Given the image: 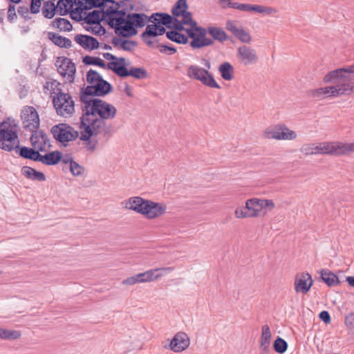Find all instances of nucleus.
<instances>
[{
  "mask_svg": "<svg viewBox=\"0 0 354 354\" xmlns=\"http://www.w3.org/2000/svg\"><path fill=\"white\" fill-rule=\"evenodd\" d=\"M81 102L84 106L80 121L85 122L91 127H99V129L104 131V136H106L109 133L106 120L115 117L116 108L100 98L89 99L88 101Z\"/></svg>",
  "mask_w": 354,
  "mask_h": 354,
  "instance_id": "nucleus-1",
  "label": "nucleus"
},
{
  "mask_svg": "<svg viewBox=\"0 0 354 354\" xmlns=\"http://www.w3.org/2000/svg\"><path fill=\"white\" fill-rule=\"evenodd\" d=\"M86 82L89 85L80 89V101H88L93 97H104L111 93L113 87L96 71L90 69L86 73Z\"/></svg>",
  "mask_w": 354,
  "mask_h": 354,
  "instance_id": "nucleus-2",
  "label": "nucleus"
},
{
  "mask_svg": "<svg viewBox=\"0 0 354 354\" xmlns=\"http://www.w3.org/2000/svg\"><path fill=\"white\" fill-rule=\"evenodd\" d=\"M353 80H354V64L331 71L323 79L325 83L336 84L333 93L335 92L337 96L351 94Z\"/></svg>",
  "mask_w": 354,
  "mask_h": 354,
  "instance_id": "nucleus-3",
  "label": "nucleus"
},
{
  "mask_svg": "<svg viewBox=\"0 0 354 354\" xmlns=\"http://www.w3.org/2000/svg\"><path fill=\"white\" fill-rule=\"evenodd\" d=\"M17 124L14 119L8 118L0 123V148L6 151L14 150L18 139Z\"/></svg>",
  "mask_w": 354,
  "mask_h": 354,
  "instance_id": "nucleus-4",
  "label": "nucleus"
},
{
  "mask_svg": "<svg viewBox=\"0 0 354 354\" xmlns=\"http://www.w3.org/2000/svg\"><path fill=\"white\" fill-rule=\"evenodd\" d=\"M187 25L190 26V28H186L185 32L192 39L189 46L193 49H200L214 44V41L206 37L205 28L198 26V23L194 19Z\"/></svg>",
  "mask_w": 354,
  "mask_h": 354,
  "instance_id": "nucleus-5",
  "label": "nucleus"
},
{
  "mask_svg": "<svg viewBox=\"0 0 354 354\" xmlns=\"http://www.w3.org/2000/svg\"><path fill=\"white\" fill-rule=\"evenodd\" d=\"M115 13V17L110 16L111 21H115L118 26H121L123 24H129L136 28H140L144 27L147 24V15L145 13H129L126 15L124 9L114 10Z\"/></svg>",
  "mask_w": 354,
  "mask_h": 354,
  "instance_id": "nucleus-6",
  "label": "nucleus"
},
{
  "mask_svg": "<svg viewBox=\"0 0 354 354\" xmlns=\"http://www.w3.org/2000/svg\"><path fill=\"white\" fill-rule=\"evenodd\" d=\"M54 139L63 146H67V143L76 140L79 133L73 127L66 123H59L54 125L51 129Z\"/></svg>",
  "mask_w": 354,
  "mask_h": 354,
  "instance_id": "nucleus-7",
  "label": "nucleus"
},
{
  "mask_svg": "<svg viewBox=\"0 0 354 354\" xmlns=\"http://www.w3.org/2000/svg\"><path fill=\"white\" fill-rule=\"evenodd\" d=\"M173 270L174 268L172 267H164L160 268L151 269L128 277L124 280L122 283L126 285L131 286L138 283L152 281L161 277L165 273L169 272Z\"/></svg>",
  "mask_w": 354,
  "mask_h": 354,
  "instance_id": "nucleus-8",
  "label": "nucleus"
},
{
  "mask_svg": "<svg viewBox=\"0 0 354 354\" xmlns=\"http://www.w3.org/2000/svg\"><path fill=\"white\" fill-rule=\"evenodd\" d=\"M53 104L59 115H71L75 112V102L69 93L59 91L53 96Z\"/></svg>",
  "mask_w": 354,
  "mask_h": 354,
  "instance_id": "nucleus-9",
  "label": "nucleus"
},
{
  "mask_svg": "<svg viewBox=\"0 0 354 354\" xmlns=\"http://www.w3.org/2000/svg\"><path fill=\"white\" fill-rule=\"evenodd\" d=\"M187 75L191 79L200 81L206 86L221 88L220 85L216 82L213 75L208 70L197 65H191L188 67Z\"/></svg>",
  "mask_w": 354,
  "mask_h": 354,
  "instance_id": "nucleus-10",
  "label": "nucleus"
},
{
  "mask_svg": "<svg viewBox=\"0 0 354 354\" xmlns=\"http://www.w3.org/2000/svg\"><path fill=\"white\" fill-rule=\"evenodd\" d=\"M80 128L82 129L80 139L85 142L84 147L86 151L91 153L93 152L97 147L98 141L97 139L92 140L91 138L97 136L102 133H104V131L99 129V127H91L88 124H86L85 122L82 121H80Z\"/></svg>",
  "mask_w": 354,
  "mask_h": 354,
  "instance_id": "nucleus-11",
  "label": "nucleus"
},
{
  "mask_svg": "<svg viewBox=\"0 0 354 354\" xmlns=\"http://www.w3.org/2000/svg\"><path fill=\"white\" fill-rule=\"evenodd\" d=\"M322 154L342 156L354 151V142L343 143L341 142H322Z\"/></svg>",
  "mask_w": 354,
  "mask_h": 354,
  "instance_id": "nucleus-12",
  "label": "nucleus"
},
{
  "mask_svg": "<svg viewBox=\"0 0 354 354\" xmlns=\"http://www.w3.org/2000/svg\"><path fill=\"white\" fill-rule=\"evenodd\" d=\"M261 211L259 199L253 198L248 199L245 206L236 207L234 214L238 218L256 217Z\"/></svg>",
  "mask_w": 354,
  "mask_h": 354,
  "instance_id": "nucleus-13",
  "label": "nucleus"
},
{
  "mask_svg": "<svg viewBox=\"0 0 354 354\" xmlns=\"http://www.w3.org/2000/svg\"><path fill=\"white\" fill-rule=\"evenodd\" d=\"M21 117L25 129L31 131L39 129L40 124L39 115L33 106H25L21 111Z\"/></svg>",
  "mask_w": 354,
  "mask_h": 354,
  "instance_id": "nucleus-14",
  "label": "nucleus"
},
{
  "mask_svg": "<svg viewBox=\"0 0 354 354\" xmlns=\"http://www.w3.org/2000/svg\"><path fill=\"white\" fill-rule=\"evenodd\" d=\"M31 132L30 141L32 147H37L41 152H46L50 149V140L44 130L37 129L32 130Z\"/></svg>",
  "mask_w": 354,
  "mask_h": 354,
  "instance_id": "nucleus-15",
  "label": "nucleus"
},
{
  "mask_svg": "<svg viewBox=\"0 0 354 354\" xmlns=\"http://www.w3.org/2000/svg\"><path fill=\"white\" fill-rule=\"evenodd\" d=\"M55 66L57 68L58 73L62 76L70 78V82H73L74 76L76 72V67L72 60L66 57H59L56 61Z\"/></svg>",
  "mask_w": 354,
  "mask_h": 354,
  "instance_id": "nucleus-16",
  "label": "nucleus"
},
{
  "mask_svg": "<svg viewBox=\"0 0 354 354\" xmlns=\"http://www.w3.org/2000/svg\"><path fill=\"white\" fill-rule=\"evenodd\" d=\"M167 205L164 203L147 200L142 214L148 219H153L166 213Z\"/></svg>",
  "mask_w": 354,
  "mask_h": 354,
  "instance_id": "nucleus-17",
  "label": "nucleus"
},
{
  "mask_svg": "<svg viewBox=\"0 0 354 354\" xmlns=\"http://www.w3.org/2000/svg\"><path fill=\"white\" fill-rule=\"evenodd\" d=\"M123 62V60H121ZM118 71V76L122 78L127 77H133L137 80L146 79L148 77L147 71L142 67H131L129 70L127 68L126 62L117 70Z\"/></svg>",
  "mask_w": 354,
  "mask_h": 354,
  "instance_id": "nucleus-18",
  "label": "nucleus"
},
{
  "mask_svg": "<svg viewBox=\"0 0 354 354\" xmlns=\"http://www.w3.org/2000/svg\"><path fill=\"white\" fill-rule=\"evenodd\" d=\"M189 338L184 332L177 333L171 340L169 348L174 352H182L189 346Z\"/></svg>",
  "mask_w": 354,
  "mask_h": 354,
  "instance_id": "nucleus-19",
  "label": "nucleus"
},
{
  "mask_svg": "<svg viewBox=\"0 0 354 354\" xmlns=\"http://www.w3.org/2000/svg\"><path fill=\"white\" fill-rule=\"evenodd\" d=\"M14 150L15 152L21 158L24 159L30 160L35 162L39 161L40 151L37 147H28L25 146H21L19 141H17Z\"/></svg>",
  "mask_w": 354,
  "mask_h": 354,
  "instance_id": "nucleus-20",
  "label": "nucleus"
},
{
  "mask_svg": "<svg viewBox=\"0 0 354 354\" xmlns=\"http://www.w3.org/2000/svg\"><path fill=\"white\" fill-rule=\"evenodd\" d=\"M237 56L244 65L255 64L258 61L255 50L247 46H241L238 48Z\"/></svg>",
  "mask_w": 354,
  "mask_h": 354,
  "instance_id": "nucleus-21",
  "label": "nucleus"
},
{
  "mask_svg": "<svg viewBox=\"0 0 354 354\" xmlns=\"http://www.w3.org/2000/svg\"><path fill=\"white\" fill-rule=\"evenodd\" d=\"M313 280L311 275L308 273H302L299 277H296L295 281V289L297 292L307 294L311 286Z\"/></svg>",
  "mask_w": 354,
  "mask_h": 354,
  "instance_id": "nucleus-22",
  "label": "nucleus"
},
{
  "mask_svg": "<svg viewBox=\"0 0 354 354\" xmlns=\"http://www.w3.org/2000/svg\"><path fill=\"white\" fill-rule=\"evenodd\" d=\"M75 41L84 49L93 50L100 47V43L97 39L90 35H77L75 37Z\"/></svg>",
  "mask_w": 354,
  "mask_h": 354,
  "instance_id": "nucleus-23",
  "label": "nucleus"
},
{
  "mask_svg": "<svg viewBox=\"0 0 354 354\" xmlns=\"http://www.w3.org/2000/svg\"><path fill=\"white\" fill-rule=\"evenodd\" d=\"M62 158V152L58 150L50 151L44 155L39 153V161L42 164L48 166L57 165L61 162Z\"/></svg>",
  "mask_w": 354,
  "mask_h": 354,
  "instance_id": "nucleus-24",
  "label": "nucleus"
},
{
  "mask_svg": "<svg viewBox=\"0 0 354 354\" xmlns=\"http://www.w3.org/2000/svg\"><path fill=\"white\" fill-rule=\"evenodd\" d=\"M147 199L140 196L131 197L126 201L125 208L133 210L138 214H142L145 209Z\"/></svg>",
  "mask_w": 354,
  "mask_h": 354,
  "instance_id": "nucleus-25",
  "label": "nucleus"
},
{
  "mask_svg": "<svg viewBox=\"0 0 354 354\" xmlns=\"http://www.w3.org/2000/svg\"><path fill=\"white\" fill-rule=\"evenodd\" d=\"M21 174L28 179L43 182L46 180L45 174L28 166H24L21 168Z\"/></svg>",
  "mask_w": 354,
  "mask_h": 354,
  "instance_id": "nucleus-26",
  "label": "nucleus"
},
{
  "mask_svg": "<svg viewBox=\"0 0 354 354\" xmlns=\"http://www.w3.org/2000/svg\"><path fill=\"white\" fill-rule=\"evenodd\" d=\"M241 8V10L243 11L255 12L257 13H262L266 15H271L277 12V10L273 8L261 5L243 3Z\"/></svg>",
  "mask_w": 354,
  "mask_h": 354,
  "instance_id": "nucleus-27",
  "label": "nucleus"
},
{
  "mask_svg": "<svg viewBox=\"0 0 354 354\" xmlns=\"http://www.w3.org/2000/svg\"><path fill=\"white\" fill-rule=\"evenodd\" d=\"M48 38L56 46L59 48H69L72 46V41L67 37L62 36L58 33L49 32Z\"/></svg>",
  "mask_w": 354,
  "mask_h": 354,
  "instance_id": "nucleus-28",
  "label": "nucleus"
},
{
  "mask_svg": "<svg viewBox=\"0 0 354 354\" xmlns=\"http://www.w3.org/2000/svg\"><path fill=\"white\" fill-rule=\"evenodd\" d=\"M103 57L104 59L111 61V62L106 64V67L108 69L113 71L116 75H118V68L120 67V65L122 64L124 62H126V59L124 57H117L110 53H103Z\"/></svg>",
  "mask_w": 354,
  "mask_h": 354,
  "instance_id": "nucleus-29",
  "label": "nucleus"
},
{
  "mask_svg": "<svg viewBox=\"0 0 354 354\" xmlns=\"http://www.w3.org/2000/svg\"><path fill=\"white\" fill-rule=\"evenodd\" d=\"M322 280L328 286L332 287L340 284L338 277L328 269H322L320 271Z\"/></svg>",
  "mask_w": 354,
  "mask_h": 354,
  "instance_id": "nucleus-30",
  "label": "nucleus"
},
{
  "mask_svg": "<svg viewBox=\"0 0 354 354\" xmlns=\"http://www.w3.org/2000/svg\"><path fill=\"white\" fill-rule=\"evenodd\" d=\"M218 72L221 77L225 81H231L234 79V68L228 62L220 64Z\"/></svg>",
  "mask_w": 354,
  "mask_h": 354,
  "instance_id": "nucleus-31",
  "label": "nucleus"
},
{
  "mask_svg": "<svg viewBox=\"0 0 354 354\" xmlns=\"http://www.w3.org/2000/svg\"><path fill=\"white\" fill-rule=\"evenodd\" d=\"M206 35L209 33L213 39V41L216 40L219 42H223L228 39V36L226 32L221 28L218 27L209 26L205 28Z\"/></svg>",
  "mask_w": 354,
  "mask_h": 354,
  "instance_id": "nucleus-32",
  "label": "nucleus"
},
{
  "mask_svg": "<svg viewBox=\"0 0 354 354\" xmlns=\"http://www.w3.org/2000/svg\"><path fill=\"white\" fill-rule=\"evenodd\" d=\"M111 43L115 47L119 46L122 50L131 51V46H137V42L133 40L122 39L116 37H113Z\"/></svg>",
  "mask_w": 354,
  "mask_h": 354,
  "instance_id": "nucleus-33",
  "label": "nucleus"
},
{
  "mask_svg": "<svg viewBox=\"0 0 354 354\" xmlns=\"http://www.w3.org/2000/svg\"><path fill=\"white\" fill-rule=\"evenodd\" d=\"M166 37L171 41L176 42L179 44H186L188 42V38L185 35L177 32L176 30H169L166 32Z\"/></svg>",
  "mask_w": 354,
  "mask_h": 354,
  "instance_id": "nucleus-34",
  "label": "nucleus"
},
{
  "mask_svg": "<svg viewBox=\"0 0 354 354\" xmlns=\"http://www.w3.org/2000/svg\"><path fill=\"white\" fill-rule=\"evenodd\" d=\"M278 130L279 136H276L278 140H294L297 138L296 132L289 129L285 124H278Z\"/></svg>",
  "mask_w": 354,
  "mask_h": 354,
  "instance_id": "nucleus-35",
  "label": "nucleus"
},
{
  "mask_svg": "<svg viewBox=\"0 0 354 354\" xmlns=\"http://www.w3.org/2000/svg\"><path fill=\"white\" fill-rule=\"evenodd\" d=\"M334 88H335V86L322 87L310 91V93L313 97H319L322 95L337 97V95H335V92L333 93V91H335Z\"/></svg>",
  "mask_w": 354,
  "mask_h": 354,
  "instance_id": "nucleus-36",
  "label": "nucleus"
},
{
  "mask_svg": "<svg viewBox=\"0 0 354 354\" xmlns=\"http://www.w3.org/2000/svg\"><path fill=\"white\" fill-rule=\"evenodd\" d=\"M82 62L86 66H97L102 68H105L106 67L105 62L98 57L86 55L83 57Z\"/></svg>",
  "mask_w": 354,
  "mask_h": 354,
  "instance_id": "nucleus-37",
  "label": "nucleus"
},
{
  "mask_svg": "<svg viewBox=\"0 0 354 354\" xmlns=\"http://www.w3.org/2000/svg\"><path fill=\"white\" fill-rule=\"evenodd\" d=\"M52 26L59 28L61 31H71L73 26L69 20L65 18H56L52 22Z\"/></svg>",
  "mask_w": 354,
  "mask_h": 354,
  "instance_id": "nucleus-38",
  "label": "nucleus"
},
{
  "mask_svg": "<svg viewBox=\"0 0 354 354\" xmlns=\"http://www.w3.org/2000/svg\"><path fill=\"white\" fill-rule=\"evenodd\" d=\"M187 9L188 4L187 0H178L172 8L171 13L174 17H179Z\"/></svg>",
  "mask_w": 354,
  "mask_h": 354,
  "instance_id": "nucleus-39",
  "label": "nucleus"
},
{
  "mask_svg": "<svg viewBox=\"0 0 354 354\" xmlns=\"http://www.w3.org/2000/svg\"><path fill=\"white\" fill-rule=\"evenodd\" d=\"M73 6V0H59L57 1V8L59 14L62 16L68 15L70 9Z\"/></svg>",
  "mask_w": 354,
  "mask_h": 354,
  "instance_id": "nucleus-40",
  "label": "nucleus"
},
{
  "mask_svg": "<svg viewBox=\"0 0 354 354\" xmlns=\"http://www.w3.org/2000/svg\"><path fill=\"white\" fill-rule=\"evenodd\" d=\"M101 19H100V11L97 10H94L91 12L87 13L85 22L88 25H95L100 24Z\"/></svg>",
  "mask_w": 354,
  "mask_h": 354,
  "instance_id": "nucleus-41",
  "label": "nucleus"
},
{
  "mask_svg": "<svg viewBox=\"0 0 354 354\" xmlns=\"http://www.w3.org/2000/svg\"><path fill=\"white\" fill-rule=\"evenodd\" d=\"M21 337V333L18 330H10L0 328V338L3 339H17Z\"/></svg>",
  "mask_w": 354,
  "mask_h": 354,
  "instance_id": "nucleus-42",
  "label": "nucleus"
},
{
  "mask_svg": "<svg viewBox=\"0 0 354 354\" xmlns=\"http://www.w3.org/2000/svg\"><path fill=\"white\" fill-rule=\"evenodd\" d=\"M273 348L277 353L283 354L287 351L288 343L283 338L278 336L274 341Z\"/></svg>",
  "mask_w": 354,
  "mask_h": 354,
  "instance_id": "nucleus-43",
  "label": "nucleus"
},
{
  "mask_svg": "<svg viewBox=\"0 0 354 354\" xmlns=\"http://www.w3.org/2000/svg\"><path fill=\"white\" fill-rule=\"evenodd\" d=\"M56 9L53 2L46 1L42 10L44 17L52 19L55 15Z\"/></svg>",
  "mask_w": 354,
  "mask_h": 354,
  "instance_id": "nucleus-44",
  "label": "nucleus"
},
{
  "mask_svg": "<svg viewBox=\"0 0 354 354\" xmlns=\"http://www.w3.org/2000/svg\"><path fill=\"white\" fill-rule=\"evenodd\" d=\"M159 17L160 19H158V22L160 24H162L169 29L173 28L172 24L175 17H172L166 12H160Z\"/></svg>",
  "mask_w": 354,
  "mask_h": 354,
  "instance_id": "nucleus-45",
  "label": "nucleus"
},
{
  "mask_svg": "<svg viewBox=\"0 0 354 354\" xmlns=\"http://www.w3.org/2000/svg\"><path fill=\"white\" fill-rule=\"evenodd\" d=\"M262 333L261 337V344H270L272 334L268 325H263L261 328Z\"/></svg>",
  "mask_w": 354,
  "mask_h": 354,
  "instance_id": "nucleus-46",
  "label": "nucleus"
},
{
  "mask_svg": "<svg viewBox=\"0 0 354 354\" xmlns=\"http://www.w3.org/2000/svg\"><path fill=\"white\" fill-rule=\"evenodd\" d=\"M69 169L74 176H82L85 171L84 167L80 165L76 161L71 162V165H70Z\"/></svg>",
  "mask_w": 354,
  "mask_h": 354,
  "instance_id": "nucleus-47",
  "label": "nucleus"
},
{
  "mask_svg": "<svg viewBox=\"0 0 354 354\" xmlns=\"http://www.w3.org/2000/svg\"><path fill=\"white\" fill-rule=\"evenodd\" d=\"M234 36L236 38H238L241 42L245 43V44H249L252 40V37H251L250 35L249 34V32H248L243 28H240V29L234 35Z\"/></svg>",
  "mask_w": 354,
  "mask_h": 354,
  "instance_id": "nucleus-48",
  "label": "nucleus"
},
{
  "mask_svg": "<svg viewBox=\"0 0 354 354\" xmlns=\"http://www.w3.org/2000/svg\"><path fill=\"white\" fill-rule=\"evenodd\" d=\"M141 37H156L157 27L156 24H149L147 26L145 30L141 34Z\"/></svg>",
  "mask_w": 354,
  "mask_h": 354,
  "instance_id": "nucleus-49",
  "label": "nucleus"
},
{
  "mask_svg": "<svg viewBox=\"0 0 354 354\" xmlns=\"http://www.w3.org/2000/svg\"><path fill=\"white\" fill-rule=\"evenodd\" d=\"M59 86H60L59 82H58L56 80H53L50 82H47L44 87V88L52 91V92L50 93L51 95L53 94H55V95H57V94H58L59 91L62 92V88Z\"/></svg>",
  "mask_w": 354,
  "mask_h": 354,
  "instance_id": "nucleus-50",
  "label": "nucleus"
},
{
  "mask_svg": "<svg viewBox=\"0 0 354 354\" xmlns=\"http://www.w3.org/2000/svg\"><path fill=\"white\" fill-rule=\"evenodd\" d=\"M156 48H158L161 53H165L167 55H173L177 51L176 48L170 44H158L157 45Z\"/></svg>",
  "mask_w": 354,
  "mask_h": 354,
  "instance_id": "nucleus-51",
  "label": "nucleus"
},
{
  "mask_svg": "<svg viewBox=\"0 0 354 354\" xmlns=\"http://www.w3.org/2000/svg\"><path fill=\"white\" fill-rule=\"evenodd\" d=\"M120 26L121 28L126 32L125 33L122 34L125 37H132L138 33V28H136L129 24H124L123 26H122V25Z\"/></svg>",
  "mask_w": 354,
  "mask_h": 354,
  "instance_id": "nucleus-52",
  "label": "nucleus"
},
{
  "mask_svg": "<svg viewBox=\"0 0 354 354\" xmlns=\"http://www.w3.org/2000/svg\"><path fill=\"white\" fill-rule=\"evenodd\" d=\"M264 135H265V137L268 139L278 140V137H276V136H279V130H278V125H276L274 129L266 130L264 131Z\"/></svg>",
  "mask_w": 354,
  "mask_h": 354,
  "instance_id": "nucleus-53",
  "label": "nucleus"
},
{
  "mask_svg": "<svg viewBox=\"0 0 354 354\" xmlns=\"http://www.w3.org/2000/svg\"><path fill=\"white\" fill-rule=\"evenodd\" d=\"M259 203L261 210L266 207H269L270 209H272L275 206L274 202L270 199H259Z\"/></svg>",
  "mask_w": 354,
  "mask_h": 354,
  "instance_id": "nucleus-54",
  "label": "nucleus"
},
{
  "mask_svg": "<svg viewBox=\"0 0 354 354\" xmlns=\"http://www.w3.org/2000/svg\"><path fill=\"white\" fill-rule=\"evenodd\" d=\"M17 18V14L15 12V7L12 4H10L8 8V19L12 23Z\"/></svg>",
  "mask_w": 354,
  "mask_h": 354,
  "instance_id": "nucleus-55",
  "label": "nucleus"
},
{
  "mask_svg": "<svg viewBox=\"0 0 354 354\" xmlns=\"http://www.w3.org/2000/svg\"><path fill=\"white\" fill-rule=\"evenodd\" d=\"M300 151H301V153H303L306 156H309V155L314 154L313 144L304 145L301 147Z\"/></svg>",
  "mask_w": 354,
  "mask_h": 354,
  "instance_id": "nucleus-56",
  "label": "nucleus"
},
{
  "mask_svg": "<svg viewBox=\"0 0 354 354\" xmlns=\"http://www.w3.org/2000/svg\"><path fill=\"white\" fill-rule=\"evenodd\" d=\"M344 322H345L346 326L348 328H349L351 329H353L354 328V313H351L348 314L347 315H346Z\"/></svg>",
  "mask_w": 354,
  "mask_h": 354,
  "instance_id": "nucleus-57",
  "label": "nucleus"
},
{
  "mask_svg": "<svg viewBox=\"0 0 354 354\" xmlns=\"http://www.w3.org/2000/svg\"><path fill=\"white\" fill-rule=\"evenodd\" d=\"M185 25L182 21H179L176 17L174 18L172 26L173 28H175L174 30L177 32H180L182 30H185V29L183 26Z\"/></svg>",
  "mask_w": 354,
  "mask_h": 354,
  "instance_id": "nucleus-58",
  "label": "nucleus"
},
{
  "mask_svg": "<svg viewBox=\"0 0 354 354\" xmlns=\"http://www.w3.org/2000/svg\"><path fill=\"white\" fill-rule=\"evenodd\" d=\"M319 318L324 322L325 324H330L331 322V317L329 313L326 310H322L319 314Z\"/></svg>",
  "mask_w": 354,
  "mask_h": 354,
  "instance_id": "nucleus-59",
  "label": "nucleus"
},
{
  "mask_svg": "<svg viewBox=\"0 0 354 354\" xmlns=\"http://www.w3.org/2000/svg\"><path fill=\"white\" fill-rule=\"evenodd\" d=\"M225 28L230 31L234 35L238 32V30L240 29L239 28H237L235 25L234 21L231 20H228L226 22L225 24Z\"/></svg>",
  "mask_w": 354,
  "mask_h": 354,
  "instance_id": "nucleus-60",
  "label": "nucleus"
},
{
  "mask_svg": "<svg viewBox=\"0 0 354 354\" xmlns=\"http://www.w3.org/2000/svg\"><path fill=\"white\" fill-rule=\"evenodd\" d=\"M180 17H183L182 21L185 25L190 24V21L193 19L192 12L187 11V10L183 12V15Z\"/></svg>",
  "mask_w": 354,
  "mask_h": 354,
  "instance_id": "nucleus-61",
  "label": "nucleus"
},
{
  "mask_svg": "<svg viewBox=\"0 0 354 354\" xmlns=\"http://www.w3.org/2000/svg\"><path fill=\"white\" fill-rule=\"evenodd\" d=\"M97 27L91 28V32L95 35H102L106 33V29L101 24H97Z\"/></svg>",
  "mask_w": 354,
  "mask_h": 354,
  "instance_id": "nucleus-62",
  "label": "nucleus"
},
{
  "mask_svg": "<svg viewBox=\"0 0 354 354\" xmlns=\"http://www.w3.org/2000/svg\"><path fill=\"white\" fill-rule=\"evenodd\" d=\"M18 13L24 17L26 20H28L30 19V17H29L27 14L28 12V8L26 6H19L18 8Z\"/></svg>",
  "mask_w": 354,
  "mask_h": 354,
  "instance_id": "nucleus-63",
  "label": "nucleus"
},
{
  "mask_svg": "<svg viewBox=\"0 0 354 354\" xmlns=\"http://www.w3.org/2000/svg\"><path fill=\"white\" fill-rule=\"evenodd\" d=\"M270 344H260L261 354H269L270 351Z\"/></svg>",
  "mask_w": 354,
  "mask_h": 354,
  "instance_id": "nucleus-64",
  "label": "nucleus"
}]
</instances>
